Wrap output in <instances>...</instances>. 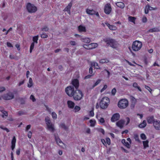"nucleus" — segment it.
Wrapping results in <instances>:
<instances>
[{
    "label": "nucleus",
    "mask_w": 160,
    "mask_h": 160,
    "mask_svg": "<svg viewBox=\"0 0 160 160\" xmlns=\"http://www.w3.org/2000/svg\"><path fill=\"white\" fill-rule=\"evenodd\" d=\"M103 41L108 45L113 48H115L117 46V42L115 40L112 38H108L103 39Z\"/></svg>",
    "instance_id": "1"
},
{
    "label": "nucleus",
    "mask_w": 160,
    "mask_h": 160,
    "mask_svg": "<svg viewBox=\"0 0 160 160\" xmlns=\"http://www.w3.org/2000/svg\"><path fill=\"white\" fill-rule=\"evenodd\" d=\"M109 102V99L108 98L104 97L102 98L100 103V108L103 109L106 108L108 107Z\"/></svg>",
    "instance_id": "2"
},
{
    "label": "nucleus",
    "mask_w": 160,
    "mask_h": 160,
    "mask_svg": "<svg viewBox=\"0 0 160 160\" xmlns=\"http://www.w3.org/2000/svg\"><path fill=\"white\" fill-rule=\"evenodd\" d=\"M72 96L74 99L76 101L80 100L82 98L83 94L82 91L80 90L76 89Z\"/></svg>",
    "instance_id": "3"
},
{
    "label": "nucleus",
    "mask_w": 160,
    "mask_h": 160,
    "mask_svg": "<svg viewBox=\"0 0 160 160\" xmlns=\"http://www.w3.org/2000/svg\"><path fill=\"white\" fill-rule=\"evenodd\" d=\"M128 105V101L126 99H121L118 103V107L121 109H124L126 108Z\"/></svg>",
    "instance_id": "4"
},
{
    "label": "nucleus",
    "mask_w": 160,
    "mask_h": 160,
    "mask_svg": "<svg viewBox=\"0 0 160 160\" xmlns=\"http://www.w3.org/2000/svg\"><path fill=\"white\" fill-rule=\"evenodd\" d=\"M45 121L47 127V129L51 132H53L55 129L54 125L51 123V120L48 117L46 118Z\"/></svg>",
    "instance_id": "5"
},
{
    "label": "nucleus",
    "mask_w": 160,
    "mask_h": 160,
    "mask_svg": "<svg viewBox=\"0 0 160 160\" xmlns=\"http://www.w3.org/2000/svg\"><path fill=\"white\" fill-rule=\"evenodd\" d=\"M14 98V95L13 92H9L6 94H5L1 97H0V100L2 99V98L4 100H11Z\"/></svg>",
    "instance_id": "6"
},
{
    "label": "nucleus",
    "mask_w": 160,
    "mask_h": 160,
    "mask_svg": "<svg viewBox=\"0 0 160 160\" xmlns=\"http://www.w3.org/2000/svg\"><path fill=\"white\" fill-rule=\"evenodd\" d=\"M65 92L66 94L69 97H72L73 95L75 90L74 87L72 86H69L65 88Z\"/></svg>",
    "instance_id": "7"
},
{
    "label": "nucleus",
    "mask_w": 160,
    "mask_h": 160,
    "mask_svg": "<svg viewBox=\"0 0 160 160\" xmlns=\"http://www.w3.org/2000/svg\"><path fill=\"white\" fill-rule=\"evenodd\" d=\"M142 46L141 42L136 40L132 43V48L133 50H140Z\"/></svg>",
    "instance_id": "8"
},
{
    "label": "nucleus",
    "mask_w": 160,
    "mask_h": 160,
    "mask_svg": "<svg viewBox=\"0 0 160 160\" xmlns=\"http://www.w3.org/2000/svg\"><path fill=\"white\" fill-rule=\"evenodd\" d=\"M27 9L30 13L35 12L37 11V8L34 5L28 3L27 5Z\"/></svg>",
    "instance_id": "9"
},
{
    "label": "nucleus",
    "mask_w": 160,
    "mask_h": 160,
    "mask_svg": "<svg viewBox=\"0 0 160 160\" xmlns=\"http://www.w3.org/2000/svg\"><path fill=\"white\" fill-rule=\"evenodd\" d=\"M112 9L111 6L109 3H108L105 5L104 10V12L106 14H110L112 11Z\"/></svg>",
    "instance_id": "10"
},
{
    "label": "nucleus",
    "mask_w": 160,
    "mask_h": 160,
    "mask_svg": "<svg viewBox=\"0 0 160 160\" xmlns=\"http://www.w3.org/2000/svg\"><path fill=\"white\" fill-rule=\"evenodd\" d=\"M86 12L87 14L89 15H95L97 17L99 18L100 16L98 12H96L93 9H90L87 8L86 9Z\"/></svg>",
    "instance_id": "11"
},
{
    "label": "nucleus",
    "mask_w": 160,
    "mask_h": 160,
    "mask_svg": "<svg viewBox=\"0 0 160 160\" xmlns=\"http://www.w3.org/2000/svg\"><path fill=\"white\" fill-rule=\"evenodd\" d=\"M120 115L118 113H116L113 115L111 117V120L112 122H114L117 121L120 118Z\"/></svg>",
    "instance_id": "12"
},
{
    "label": "nucleus",
    "mask_w": 160,
    "mask_h": 160,
    "mask_svg": "<svg viewBox=\"0 0 160 160\" xmlns=\"http://www.w3.org/2000/svg\"><path fill=\"white\" fill-rule=\"evenodd\" d=\"M153 126L157 130H160V121L156 119L153 122Z\"/></svg>",
    "instance_id": "13"
},
{
    "label": "nucleus",
    "mask_w": 160,
    "mask_h": 160,
    "mask_svg": "<svg viewBox=\"0 0 160 160\" xmlns=\"http://www.w3.org/2000/svg\"><path fill=\"white\" fill-rule=\"evenodd\" d=\"M72 84L73 86L76 89H77L79 86V81L78 79H76L72 80Z\"/></svg>",
    "instance_id": "14"
},
{
    "label": "nucleus",
    "mask_w": 160,
    "mask_h": 160,
    "mask_svg": "<svg viewBox=\"0 0 160 160\" xmlns=\"http://www.w3.org/2000/svg\"><path fill=\"white\" fill-rule=\"evenodd\" d=\"M125 122V121L124 120L121 119L116 122V125L121 129L123 127Z\"/></svg>",
    "instance_id": "15"
},
{
    "label": "nucleus",
    "mask_w": 160,
    "mask_h": 160,
    "mask_svg": "<svg viewBox=\"0 0 160 160\" xmlns=\"http://www.w3.org/2000/svg\"><path fill=\"white\" fill-rule=\"evenodd\" d=\"M16 139L15 136H13L11 141V149L13 151L15 147Z\"/></svg>",
    "instance_id": "16"
},
{
    "label": "nucleus",
    "mask_w": 160,
    "mask_h": 160,
    "mask_svg": "<svg viewBox=\"0 0 160 160\" xmlns=\"http://www.w3.org/2000/svg\"><path fill=\"white\" fill-rule=\"evenodd\" d=\"M54 135L56 142L58 145H60V144L63 143V142L58 137V134H54Z\"/></svg>",
    "instance_id": "17"
},
{
    "label": "nucleus",
    "mask_w": 160,
    "mask_h": 160,
    "mask_svg": "<svg viewBox=\"0 0 160 160\" xmlns=\"http://www.w3.org/2000/svg\"><path fill=\"white\" fill-rule=\"evenodd\" d=\"M86 46L88 47L89 49H92L97 47L98 44L96 43H92Z\"/></svg>",
    "instance_id": "18"
},
{
    "label": "nucleus",
    "mask_w": 160,
    "mask_h": 160,
    "mask_svg": "<svg viewBox=\"0 0 160 160\" xmlns=\"http://www.w3.org/2000/svg\"><path fill=\"white\" fill-rule=\"evenodd\" d=\"M130 102L131 103V106L134 107L136 102V99L133 96L130 97Z\"/></svg>",
    "instance_id": "19"
},
{
    "label": "nucleus",
    "mask_w": 160,
    "mask_h": 160,
    "mask_svg": "<svg viewBox=\"0 0 160 160\" xmlns=\"http://www.w3.org/2000/svg\"><path fill=\"white\" fill-rule=\"evenodd\" d=\"M67 105L68 108L71 109L73 108L75 106L74 103L70 100H68L67 101Z\"/></svg>",
    "instance_id": "20"
},
{
    "label": "nucleus",
    "mask_w": 160,
    "mask_h": 160,
    "mask_svg": "<svg viewBox=\"0 0 160 160\" xmlns=\"http://www.w3.org/2000/svg\"><path fill=\"white\" fill-rule=\"evenodd\" d=\"M147 119L148 123L149 124H152V123L153 124V122L156 120L154 119V117L153 116H151L148 117Z\"/></svg>",
    "instance_id": "21"
},
{
    "label": "nucleus",
    "mask_w": 160,
    "mask_h": 160,
    "mask_svg": "<svg viewBox=\"0 0 160 160\" xmlns=\"http://www.w3.org/2000/svg\"><path fill=\"white\" fill-rule=\"evenodd\" d=\"M0 111L2 112L3 114L2 116V117L4 118V116L7 117L8 116V112L4 110V109L3 107H0Z\"/></svg>",
    "instance_id": "22"
},
{
    "label": "nucleus",
    "mask_w": 160,
    "mask_h": 160,
    "mask_svg": "<svg viewBox=\"0 0 160 160\" xmlns=\"http://www.w3.org/2000/svg\"><path fill=\"white\" fill-rule=\"evenodd\" d=\"M105 24L108 27L109 29L112 30H115L117 29V27L112 25H110L108 22H106Z\"/></svg>",
    "instance_id": "23"
},
{
    "label": "nucleus",
    "mask_w": 160,
    "mask_h": 160,
    "mask_svg": "<svg viewBox=\"0 0 160 160\" xmlns=\"http://www.w3.org/2000/svg\"><path fill=\"white\" fill-rule=\"evenodd\" d=\"M96 118L98 119V120L99 122V124H100L102 125L105 122V120L103 118H99L98 115H96Z\"/></svg>",
    "instance_id": "24"
},
{
    "label": "nucleus",
    "mask_w": 160,
    "mask_h": 160,
    "mask_svg": "<svg viewBox=\"0 0 160 160\" xmlns=\"http://www.w3.org/2000/svg\"><path fill=\"white\" fill-rule=\"evenodd\" d=\"M147 125L146 122L145 120H144L142 122L139 124L138 127L141 128H143L145 127Z\"/></svg>",
    "instance_id": "25"
},
{
    "label": "nucleus",
    "mask_w": 160,
    "mask_h": 160,
    "mask_svg": "<svg viewBox=\"0 0 160 160\" xmlns=\"http://www.w3.org/2000/svg\"><path fill=\"white\" fill-rule=\"evenodd\" d=\"M72 3L70 2L68 4V5L64 9V11H67L70 10L72 6Z\"/></svg>",
    "instance_id": "26"
},
{
    "label": "nucleus",
    "mask_w": 160,
    "mask_h": 160,
    "mask_svg": "<svg viewBox=\"0 0 160 160\" xmlns=\"http://www.w3.org/2000/svg\"><path fill=\"white\" fill-rule=\"evenodd\" d=\"M82 41L85 43H89L91 42V39L88 38H82Z\"/></svg>",
    "instance_id": "27"
},
{
    "label": "nucleus",
    "mask_w": 160,
    "mask_h": 160,
    "mask_svg": "<svg viewBox=\"0 0 160 160\" xmlns=\"http://www.w3.org/2000/svg\"><path fill=\"white\" fill-rule=\"evenodd\" d=\"M116 5L118 7L121 8H123L125 7L124 3L121 2L116 3Z\"/></svg>",
    "instance_id": "28"
},
{
    "label": "nucleus",
    "mask_w": 160,
    "mask_h": 160,
    "mask_svg": "<svg viewBox=\"0 0 160 160\" xmlns=\"http://www.w3.org/2000/svg\"><path fill=\"white\" fill-rule=\"evenodd\" d=\"M78 30L79 32H85L86 31V28L85 27L80 25L78 27Z\"/></svg>",
    "instance_id": "29"
},
{
    "label": "nucleus",
    "mask_w": 160,
    "mask_h": 160,
    "mask_svg": "<svg viewBox=\"0 0 160 160\" xmlns=\"http://www.w3.org/2000/svg\"><path fill=\"white\" fill-rule=\"evenodd\" d=\"M136 19V18L134 17L129 16L128 18V21L133 23L134 24H135V21Z\"/></svg>",
    "instance_id": "30"
},
{
    "label": "nucleus",
    "mask_w": 160,
    "mask_h": 160,
    "mask_svg": "<svg viewBox=\"0 0 160 160\" xmlns=\"http://www.w3.org/2000/svg\"><path fill=\"white\" fill-rule=\"evenodd\" d=\"M142 143L144 148H146L148 147H149V142L148 140H147L146 141H143L142 142Z\"/></svg>",
    "instance_id": "31"
},
{
    "label": "nucleus",
    "mask_w": 160,
    "mask_h": 160,
    "mask_svg": "<svg viewBox=\"0 0 160 160\" xmlns=\"http://www.w3.org/2000/svg\"><path fill=\"white\" fill-rule=\"evenodd\" d=\"M133 86L136 88H137L139 91H142L140 87L138 86V84L136 82H134L133 84Z\"/></svg>",
    "instance_id": "32"
},
{
    "label": "nucleus",
    "mask_w": 160,
    "mask_h": 160,
    "mask_svg": "<svg viewBox=\"0 0 160 160\" xmlns=\"http://www.w3.org/2000/svg\"><path fill=\"white\" fill-rule=\"evenodd\" d=\"M33 84V82H32V78H29V83L28 84V87L29 88L31 87L32 86Z\"/></svg>",
    "instance_id": "33"
},
{
    "label": "nucleus",
    "mask_w": 160,
    "mask_h": 160,
    "mask_svg": "<svg viewBox=\"0 0 160 160\" xmlns=\"http://www.w3.org/2000/svg\"><path fill=\"white\" fill-rule=\"evenodd\" d=\"M60 127L61 128L63 129L64 130H67L68 129V127H67L66 126H65V124L63 123H61L60 125Z\"/></svg>",
    "instance_id": "34"
},
{
    "label": "nucleus",
    "mask_w": 160,
    "mask_h": 160,
    "mask_svg": "<svg viewBox=\"0 0 160 160\" xmlns=\"http://www.w3.org/2000/svg\"><path fill=\"white\" fill-rule=\"evenodd\" d=\"M159 31L158 29L157 28H154L149 30V32H158Z\"/></svg>",
    "instance_id": "35"
},
{
    "label": "nucleus",
    "mask_w": 160,
    "mask_h": 160,
    "mask_svg": "<svg viewBox=\"0 0 160 160\" xmlns=\"http://www.w3.org/2000/svg\"><path fill=\"white\" fill-rule=\"evenodd\" d=\"M101 81V80L100 79H98L96 82L93 84L92 86V88H93L97 86L98 84L100 83V82Z\"/></svg>",
    "instance_id": "36"
},
{
    "label": "nucleus",
    "mask_w": 160,
    "mask_h": 160,
    "mask_svg": "<svg viewBox=\"0 0 160 160\" xmlns=\"http://www.w3.org/2000/svg\"><path fill=\"white\" fill-rule=\"evenodd\" d=\"M109 62V61L106 59H102L99 61V62L103 64L105 63H107Z\"/></svg>",
    "instance_id": "37"
},
{
    "label": "nucleus",
    "mask_w": 160,
    "mask_h": 160,
    "mask_svg": "<svg viewBox=\"0 0 160 160\" xmlns=\"http://www.w3.org/2000/svg\"><path fill=\"white\" fill-rule=\"evenodd\" d=\"M92 65L94 67V68H95L96 69L99 68V67L98 66V63L97 62H93L92 63Z\"/></svg>",
    "instance_id": "38"
},
{
    "label": "nucleus",
    "mask_w": 160,
    "mask_h": 160,
    "mask_svg": "<svg viewBox=\"0 0 160 160\" xmlns=\"http://www.w3.org/2000/svg\"><path fill=\"white\" fill-rule=\"evenodd\" d=\"M38 36H35L33 38V42L34 43V42L36 43H38Z\"/></svg>",
    "instance_id": "39"
},
{
    "label": "nucleus",
    "mask_w": 160,
    "mask_h": 160,
    "mask_svg": "<svg viewBox=\"0 0 160 160\" xmlns=\"http://www.w3.org/2000/svg\"><path fill=\"white\" fill-rule=\"evenodd\" d=\"M48 30V28L46 26H44L41 28V31H42L47 32Z\"/></svg>",
    "instance_id": "40"
},
{
    "label": "nucleus",
    "mask_w": 160,
    "mask_h": 160,
    "mask_svg": "<svg viewBox=\"0 0 160 160\" xmlns=\"http://www.w3.org/2000/svg\"><path fill=\"white\" fill-rule=\"evenodd\" d=\"M90 123V126L92 127H93L95 126L96 122L95 121H93L92 120H90L89 121Z\"/></svg>",
    "instance_id": "41"
},
{
    "label": "nucleus",
    "mask_w": 160,
    "mask_h": 160,
    "mask_svg": "<svg viewBox=\"0 0 160 160\" xmlns=\"http://www.w3.org/2000/svg\"><path fill=\"white\" fill-rule=\"evenodd\" d=\"M52 118L53 119H56L57 118V115L54 112H52Z\"/></svg>",
    "instance_id": "42"
},
{
    "label": "nucleus",
    "mask_w": 160,
    "mask_h": 160,
    "mask_svg": "<svg viewBox=\"0 0 160 160\" xmlns=\"http://www.w3.org/2000/svg\"><path fill=\"white\" fill-rule=\"evenodd\" d=\"M146 8L149 9V10H154L156 8H154L150 6L149 4H148L146 5Z\"/></svg>",
    "instance_id": "43"
},
{
    "label": "nucleus",
    "mask_w": 160,
    "mask_h": 160,
    "mask_svg": "<svg viewBox=\"0 0 160 160\" xmlns=\"http://www.w3.org/2000/svg\"><path fill=\"white\" fill-rule=\"evenodd\" d=\"M141 138L142 140H145L147 138L146 135L144 133H142L140 135Z\"/></svg>",
    "instance_id": "44"
},
{
    "label": "nucleus",
    "mask_w": 160,
    "mask_h": 160,
    "mask_svg": "<svg viewBox=\"0 0 160 160\" xmlns=\"http://www.w3.org/2000/svg\"><path fill=\"white\" fill-rule=\"evenodd\" d=\"M116 92V89L115 88H113L111 91V94L112 95L114 96L115 95Z\"/></svg>",
    "instance_id": "45"
},
{
    "label": "nucleus",
    "mask_w": 160,
    "mask_h": 160,
    "mask_svg": "<svg viewBox=\"0 0 160 160\" xmlns=\"http://www.w3.org/2000/svg\"><path fill=\"white\" fill-rule=\"evenodd\" d=\"M130 144L129 143L126 142L124 145L128 148H130L131 147Z\"/></svg>",
    "instance_id": "46"
},
{
    "label": "nucleus",
    "mask_w": 160,
    "mask_h": 160,
    "mask_svg": "<svg viewBox=\"0 0 160 160\" xmlns=\"http://www.w3.org/2000/svg\"><path fill=\"white\" fill-rule=\"evenodd\" d=\"M48 36V35L46 33H42L41 35V38H47Z\"/></svg>",
    "instance_id": "47"
},
{
    "label": "nucleus",
    "mask_w": 160,
    "mask_h": 160,
    "mask_svg": "<svg viewBox=\"0 0 160 160\" xmlns=\"http://www.w3.org/2000/svg\"><path fill=\"white\" fill-rule=\"evenodd\" d=\"M94 112L93 111V109L92 110L90 111L89 112V116L90 117H93L94 116Z\"/></svg>",
    "instance_id": "48"
},
{
    "label": "nucleus",
    "mask_w": 160,
    "mask_h": 160,
    "mask_svg": "<svg viewBox=\"0 0 160 160\" xmlns=\"http://www.w3.org/2000/svg\"><path fill=\"white\" fill-rule=\"evenodd\" d=\"M145 88L147 89V90H148L151 93H152V89L150 88V87L148 86L145 85Z\"/></svg>",
    "instance_id": "49"
},
{
    "label": "nucleus",
    "mask_w": 160,
    "mask_h": 160,
    "mask_svg": "<svg viewBox=\"0 0 160 160\" xmlns=\"http://www.w3.org/2000/svg\"><path fill=\"white\" fill-rule=\"evenodd\" d=\"M142 22L143 23H145L147 21V18L145 16H143L142 18Z\"/></svg>",
    "instance_id": "50"
},
{
    "label": "nucleus",
    "mask_w": 160,
    "mask_h": 160,
    "mask_svg": "<svg viewBox=\"0 0 160 160\" xmlns=\"http://www.w3.org/2000/svg\"><path fill=\"white\" fill-rule=\"evenodd\" d=\"M106 143H107L108 145H110L111 144V140L109 138H107L106 139Z\"/></svg>",
    "instance_id": "51"
},
{
    "label": "nucleus",
    "mask_w": 160,
    "mask_h": 160,
    "mask_svg": "<svg viewBox=\"0 0 160 160\" xmlns=\"http://www.w3.org/2000/svg\"><path fill=\"white\" fill-rule=\"evenodd\" d=\"M134 138L136 141H137L138 142L140 141L138 136L137 134H136L134 135Z\"/></svg>",
    "instance_id": "52"
},
{
    "label": "nucleus",
    "mask_w": 160,
    "mask_h": 160,
    "mask_svg": "<svg viewBox=\"0 0 160 160\" xmlns=\"http://www.w3.org/2000/svg\"><path fill=\"white\" fill-rule=\"evenodd\" d=\"M75 112L79 111L80 110V108L78 106H76L74 108Z\"/></svg>",
    "instance_id": "53"
},
{
    "label": "nucleus",
    "mask_w": 160,
    "mask_h": 160,
    "mask_svg": "<svg viewBox=\"0 0 160 160\" xmlns=\"http://www.w3.org/2000/svg\"><path fill=\"white\" fill-rule=\"evenodd\" d=\"M107 88V86L106 84H105L104 85L103 88L101 89L100 91V92H102L105 90Z\"/></svg>",
    "instance_id": "54"
},
{
    "label": "nucleus",
    "mask_w": 160,
    "mask_h": 160,
    "mask_svg": "<svg viewBox=\"0 0 160 160\" xmlns=\"http://www.w3.org/2000/svg\"><path fill=\"white\" fill-rule=\"evenodd\" d=\"M0 128L3 130L6 131L7 132H8L10 131L7 128H3L2 126H0Z\"/></svg>",
    "instance_id": "55"
},
{
    "label": "nucleus",
    "mask_w": 160,
    "mask_h": 160,
    "mask_svg": "<svg viewBox=\"0 0 160 160\" xmlns=\"http://www.w3.org/2000/svg\"><path fill=\"white\" fill-rule=\"evenodd\" d=\"M9 58L11 59H18V57H16L14 56L13 55H12L11 54L10 55Z\"/></svg>",
    "instance_id": "56"
},
{
    "label": "nucleus",
    "mask_w": 160,
    "mask_h": 160,
    "mask_svg": "<svg viewBox=\"0 0 160 160\" xmlns=\"http://www.w3.org/2000/svg\"><path fill=\"white\" fill-rule=\"evenodd\" d=\"M30 99L32 100L33 102L36 101V99L33 95H31L30 96Z\"/></svg>",
    "instance_id": "57"
},
{
    "label": "nucleus",
    "mask_w": 160,
    "mask_h": 160,
    "mask_svg": "<svg viewBox=\"0 0 160 160\" xmlns=\"http://www.w3.org/2000/svg\"><path fill=\"white\" fill-rule=\"evenodd\" d=\"M70 44L73 46H75L77 45V43L74 41H71L70 42Z\"/></svg>",
    "instance_id": "58"
},
{
    "label": "nucleus",
    "mask_w": 160,
    "mask_h": 160,
    "mask_svg": "<svg viewBox=\"0 0 160 160\" xmlns=\"http://www.w3.org/2000/svg\"><path fill=\"white\" fill-rule=\"evenodd\" d=\"M5 90V88L3 87H0V92H2Z\"/></svg>",
    "instance_id": "59"
},
{
    "label": "nucleus",
    "mask_w": 160,
    "mask_h": 160,
    "mask_svg": "<svg viewBox=\"0 0 160 160\" xmlns=\"http://www.w3.org/2000/svg\"><path fill=\"white\" fill-rule=\"evenodd\" d=\"M34 42H32V43L30 47V50H32L34 48Z\"/></svg>",
    "instance_id": "60"
},
{
    "label": "nucleus",
    "mask_w": 160,
    "mask_h": 160,
    "mask_svg": "<svg viewBox=\"0 0 160 160\" xmlns=\"http://www.w3.org/2000/svg\"><path fill=\"white\" fill-rule=\"evenodd\" d=\"M24 83V80H23L21 81H20L19 82V83L18 84V86H20L22 85Z\"/></svg>",
    "instance_id": "61"
},
{
    "label": "nucleus",
    "mask_w": 160,
    "mask_h": 160,
    "mask_svg": "<svg viewBox=\"0 0 160 160\" xmlns=\"http://www.w3.org/2000/svg\"><path fill=\"white\" fill-rule=\"evenodd\" d=\"M126 119L127 120V123H126V125H127L129 124L130 122V119L129 118L127 117L126 118Z\"/></svg>",
    "instance_id": "62"
},
{
    "label": "nucleus",
    "mask_w": 160,
    "mask_h": 160,
    "mask_svg": "<svg viewBox=\"0 0 160 160\" xmlns=\"http://www.w3.org/2000/svg\"><path fill=\"white\" fill-rule=\"evenodd\" d=\"M45 107L46 108V110L49 113H50L51 112V109L48 108L47 105H45Z\"/></svg>",
    "instance_id": "63"
},
{
    "label": "nucleus",
    "mask_w": 160,
    "mask_h": 160,
    "mask_svg": "<svg viewBox=\"0 0 160 160\" xmlns=\"http://www.w3.org/2000/svg\"><path fill=\"white\" fill-rule=\"evenodd\" d=\"M101 141L104 145L105 146V145H106V141L104 139H101Z\"/></svg>",
    "instance_id": "64"
}]
</instances>
